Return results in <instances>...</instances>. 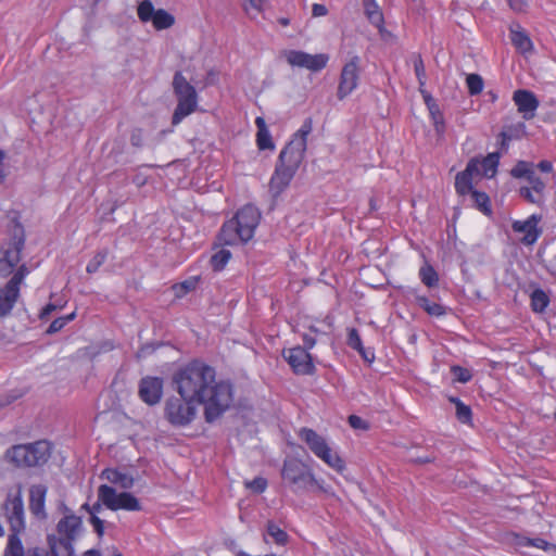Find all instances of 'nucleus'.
<instances>
[{
    "mask_svg": "<svg viewBox=\"0 0 556 556\" xmlns=\"http://www.w3.org/2000/svg\"><path fill=\"white\" fill-rule=\"evenodd\" d=\"M176 391L184 403L176 407V425H188L203 406L204 420L214 424L230 409L235 386L229 379H216V370L203 361L193 359L176 372Z\"/></svg>",
    "mask_w": 556,
    "mask_h": 556,
    "instance_id": "1",
    "label": "nucleus"
},
{
    "mask_svg": "<svg viewBox=\"0 0 556 556\" xmlns=\"http://www.w3.org/2000/svg\"><path fill=\"white\" fill-rule=\"evenodd\" d=\"M3 510L11 530L3 556H47L45 551L38 547L24 549L20 539V533L25 530V510L21 492L8 495Z\"/></svg>",
    "mask_w": 556,
    "mask_h": 556,
    "instance_id": "2",
    "label": "nucleus"
},
{
    "mask_svg": "<svg viewBox=\"0 0 556 556\" xmlns=\"http://www.w3.org/2000/svg\"><path fill=\"white\" fill-rule=\"evenodd\" d=\"M261 220V213L253 204H247L226 220L219 232L218 240L224 245L243 244L250 241Z\"/></svg>",
    "mask_w": 556,
    "mask_h": 556,
    "instance_id": "3",
    "label": "nucleus"
},
{
    "mask_svg": "<svg viewBox=\"0 0 556 556\" xmlns=\"http://www.w3.org/2000/svg\"><path fill=\"white\" fill-rule=\"evenodd\" d=\"M83 520L68 513L56 525V534L48 536L50 553L47 556H76L75 543L83 535Z\"/></svg>",
    "mask_w": 556,
    "mask_h": 556,
    "instance_id": "4",
    "label": "nucleus"
},
{
    "mask_svg": "<svg viewBox=\"0 0 556 556\" xmlns=\"http://www.w3.org/2000/svg\"><path fill=\"white\" fill-rule=\"evenodd\" d=\"M52 446L47 440L33 443L16 444L10 447L7 459L16 467L30 468L45 465L51 456Z\"/></svg>",
    "mask_w": 556,
    "mask_h": 556,
    "instance_id": "5",
    "label": "nucleus"
},
{
    "mask_svg": "<svg viewBox=\"0 0 556 556\" xmlns=\"http://www.w3.org/2000/svg\"><path fill=\"white\" fill-rule=\"evenodd\" d=\"M303 157L291 151V148H283L280 151L269 180V191L274 198L279 197L289 187Z\"/></svg>",
    "mask_w": 556,
    "mask_h": 556,
    "instance_id": "6",
    "label": "nucleus"
},
{
    "mask_svg": "<svg viewBox=\"0 0 556 556\" xmlns=\"http://www.w3.org/2000/svg\"><path fill=\"white\" fill-rule=\"evenodd\" d=\"M299 437L304 441L308 448L329 467L338 472H343L345 469V462L331 451L325 438L318 434L311 428L303 427L299 431Z\"/></svg>",
    "mask_w": 556,
    "mask_h": 556,
    "instance_id": "7",
    "label": "nucleus"
},
{
    "mask_svg": "<svg viewBox=\"0 0 556 556\" xmlns=\"http://www.w3.org/2000/svg\"><path fill=\"white\" fill-rule=\"evenodd\" d=\"M281 477L295 493L305 492L309 486L317 484V480L311 468L298 458L285 459Z\"/></svg>",
    "mask_w": 556,
    "mask_h": 556,
    "instance_id": "8",
    "label": "nucleus"
},
{
    "mask_svg": "<svg viewBox=\"0 0 556 556\" xmlns=\"http://www.w3.org/2000/svg\"><path fill=\"white\" fill-rule=\"evenodd\" d=\"M176 125L198 110V92L186 77L176 71Z\"/></svg>",
    "mask_w": 556,
    "mask_h": 556,
    "instance_id": "9",
    "label": "nucleus"
},
{
    "mask_svg": "<svg viewBox=\"0 0 556 556\" xmlns=\"http://www.w3.org/2000/svg\"><path fill=\"white\" fill-rule=\"evenodd\" d=\"M98 497L111 510L139 511L142 509L139 500L128 492L117 493L114 488L101 484L98 488Z\"/></svg>",
    "mask_w": 556,
    "mask_h": 556,
    "instance_id": "10",
    "label": "nucleus"
},
{
    "mask_svg": "<svg viewBox=\"0 0 556 556\" xmlns=\"http://www.w3.org/2000/svg\"><path fill=\"white\" fill-rule=\"evenodd\" d=\"M24 228L20 223H16L13 226L9 247L3 251V256L0 258V276L7 277L13 273L14 267L20 262V256L24 248Z\"/></svg>",
    "mask_w": 556,
    "mask_h": 556,
    "instance_id": "11",
    "label": "nucleus"
},
{
    "mask_svg": "<svg viewBox=\"0 0 556 556\" xmlns=\"http://www.w3.org/2000/svg\"><path fill=\"white\" fill-rule=\"evenodd\" d=\"M137 14L140 22H151L156 30L167 29L174 25V15L164 9L156 10L150 0L139 2Z\"/></svg>",
    "mask_w": 556,
    "mask_h": 556,
    "instance_id": "12",
    "label": "nucleus"
},
{
    "mask_svg": "<svg viewBox=\"0 0 556 556\" xmlns=\"http://www.w3.org/2000/svg\"><path fill=\"white\" fill-rule=\"evenodd\" d=\"M359 64L361 58L358 55H354L343 65L337 90V97L339 100L345 99L357 88L361 74Z\"/></svg>",
    "mask_w": 556,
    "mask_h": 556,
    "instance_id": "13",
    "label": "nucleus"
},
{
    "mask_svg": "<svg viewBox=\"0 0 556 556\" xmlns=\"http://www.w3.org/2000/svg\"><path fill=\"white\" fill-rule=\"evenodd\" d=\"M283 55L293 67L319 72L327 66L329 55L326 53L309 54L301 50H286Z\"/></svg>",
    "mask_w": 556,
    "mask_h": 556,
    "instance_id": "14",
    "label": "nucleus"
},
{
    "mask_svg": "<svg viewBox=\"0 0 556 556\" xmlns=\"http://www.w3.org/2000/svg\"><path fill=\"white\" fill-rule=\"evenodd\" d=\"M282 357L295 375H313L315 371L312 355L300 345L283 350Z\"/></svg>",
    "mask_w": 556,
    "mask_h": 556,
    "instance_id": "15",
    "label": "nucleus"
},
{
    "mask_svg": "<svg viewBox=\"0 0 556 556\" xmlns=\"http://www.w3.org/2000/svg\"><path fill=\"white\" fill-rule=\"evenodd\" d=\"M139 397L148 405L157 404L163 394V379L147 376L139 382Z\"/></svg>",
    "mask_w": 556,
    "mask_h": 556,
    "instance_id": "16",
    "label": "nucleus"
},
{
    "mask_svg": "<svg viewBox=\"0 0 556 556\" xmlns=\"http://www.w3.org/2000/svg\"><path fill=\"white\" fill-rule=\"evenodd\" d=\"M541 217L538 215H531L526 220H515L511 225V229L515 233L523 235L520 241L526 245L533 244L542 233V230L538 228V224Z\"/></svg>",
    "mask_w": 556,
    "mask_h": 556,
    "instance_id": "17",
    "label": "nucleus"
},
{
    "mask_svg": "<svg viewBox=\"0 0 556 556\" xmlns=\"http://www.w3.org/2000/svg\"><path fill=\"white\" fill-rule=\"evenodd\" d=\"M479 157H472L468 161L466 168L455 176V190L459 195L469 194L475 190L472 186V176L479 174Z\"/></svg>",
    "mask_w": 556,
    "mask_h": 556,
    "instance_id": "18",
    "label": "nucleus"
},
{
    "mask_svg": "<svg viewBox=\"0 0 556 556\" xmlns=\"http://www.w3.org/2000/svg\"><path fill=\"white\" fill-rule=\"evenodd\" d=\"M22 280H9L0 288V318L11 314L20 296V282Z\"/></svg>",
    "mask_w": 556,
    "mask_h": 556,
    "instance_id": "19",
    "label": "nucleus"
},
{
    "mask_svg": "<svg viewBox=\"0 0 556 556\" xmlns=\"http://www.w3.org/2000/svg\"><path fill=\"white\" fill-rule=\"evenodd\" d=\"M513 100L518 108V111L522 113L525 119H530L534 116L535 110L539 108V100L535 94L526 89H518L514 92Z\"/></svg>",
    "mask_w": 556,
    "mask_h": 556,
    "instance_id": "20",
    "label": "nucleus"
},
{
    "mask_svg": "<svg viewBox=\"0 0 556 556\" xmlns=\"http://www.w3.org/2000/svg\"><path fill=\"white\" fill-rule=\"evenodd\" d=\"M313 130V121L311 117L304 119L301 128L294 134L293 139L285 148H291V151L304 156L306 151V138Z\"/></svg>",
    "mask_w": 556,
    "mask_h": 556,
    "instance_id": "21",
    "label": "nucleus"
},
{
    "mask_svg": "<svg viewBox=\"0 0 556 556\" xmlns=\"http://www.w3.org/2000/svg\"><path fill=\"white\" fill-rule=\"evenodd\" d=\"M48 488L45 484H33L29 489V508L35 516L45 515Z\"/></svg>",
    "mask_w": 556,
    "mask_h": 556,
    "instance_id": "22",
    "label": "nucleus"
},
{
    "mask_svg": "<svg viewBox=\"0 0 556 556\" xmlns=\"http://www.w3.org/2000/svg\"><path fill=\"white\" fill-rule=\"evenodd\" d=\"M101 479L108 480L110 483L118 485L122 489L128 490L134 486L135 479L127 472L116 468H106L101 472Z\"/></svg>",
    "mask_w": 556,
    "mask_h": 556,
    "instance_id": "23",
    "label": "nucleus"
},
{
    "mask_svg": "<svg viewBox=\"0 0 556 556\" xmlns=\"http://www.w3.org/2000/svg\"><path fill=\"white\" fill-rule=\"evenodd\" d=\"M531 292L530 296V306L534 313H543L547 308L551 300L547 292L543 289L535 287L534 285L530 286Z\"/></svg>",
    "mask_w": 556,
    "mask_h": 556,
    "instance_id": "24",
    "label": "nucleus"
},
{
    "mask_svg": "<svg viewBox=\"0 0 556 556\" xmlns=\"http://www.w3.org/2000/svg\"><path fill=\"white\" fill-rule=\"evenodd\" d=\"M255 125L257 128L256 132V143L260 150H274L275 144L273 142L270 132L267 128L266 122L263 117L255 118Z\"/></svg>",
    "mask_w": 556,
    "mask_h": 556,
    "instance_id": "25",
    "label": "nucleus"
},
{
    "mask_svg": "<svg viewBox=\"0 0 556 556\" xmlns=\"http://www.w3.org/2000/svg\"><path fill=\"white\" fill-rule=\"evenodd\" d=\"M510 40L517 50L527 53L533 50V43L528 34L518 26V29L510 28Z\"/></svg>",
    "mask_w": 556,
    "mask_h": 556,
    "instance_id": "26",
    "label": "nucleus"
},
{
    "mask_svg": "<svg viewBox=\"0 0 556 556\" xmlns=\"http://www.w3.org/2000/svg\"><path fill=\"white\" fill-rule=\"evenodd\" d=\"M501 160V152H492L489 153L486 156L482 157V160L479 159V166L482 167V174L488 177L492 178L497 173V167Z\"/></svg>",
    "mask_w": 556,
    "mask_h": 556,
    "instance_id": "27",
    "label": "nucleus"
},
{
    "mask_svg": "<svg viewBox=\"0 0 556 556\" xmlns=\"http://www.w3.org/2000/svg\"><path fill=\"white\" fill-rule=\"evenodd\" d=\"M469 194L471 195L473 206L476 208H478L486 216H490L492 214L491 200L485 192L475 189Z\"/></svg>",
    "mask_w": 556,
    "mask_h": 556,
    "instance_id": "28",
    "label": "nucleus"
},
{
    "mask_svg": "<svg viewBox=\"0 0 556 556\" xmlns=\"http://www.w3.org/2000/svg\"><path fill=\"white\" fill-rule=\"evenodd\" d=\"M417 304L429 315L440 317L445 315V307L441 304L430 302L425 295H416Z\"/></svg>",
    "mask_w": 556,
    "mask_h": 556,
    "instance_id": "29",
    "label": "nucleus"
},
{
    "mask_svg": "<svg viewBox=\"0 0 556 556\" xmlns=\"http://www.w3.org/2000/svg\"><path fill=\"white\" fill-rule=\"evenodd\" d=\"M266 533L277 545L285 546L289 541L288 533L278 527L273 520L267 521Z\"/></svg>",
    "mask_w": 556,
    "mask_h": 556,
    "instance_id": "30",
    "label": "nucleus"
},
{
    "mask_svg": "<svg viewBox=\"0 0 556 556\" xmlns=\"http://www.w3.org/2000/svg\"><path fill=\"white\" fill-rule=\"evenodd\" d=\"M412 61L414 65V72L418 80L419 87H425L427 81L426 67L420 53H413Z\"/></svg>",
    "mask_w": 556,
    "mask_h": 556,
    "instance_id": "31",
    "label": "nucleus"
},
{
    "mask_svg": "<svg viewBox=\"0 0 556 556\" xmlns=\"http://www.w3.org/2000/svg\"><path fill=\"white\" fill-rule=\"evenodd\" d=\"M364 8V14L367 17L368 22L371 25L375 24H383L384 23V16L379 8V5L376 3L365 4Z\"/></svg>",
    "mask_w": 556,
    "mask_h": 556,
    "instance_id": "32",
    "label": "nucleus"
},
{
    "mask_svg": "<svg viewBox=\"0 0 556 556\" xmlns=\"http://www.w3.org/2000/svg\"><path fill=\"white\" fill-rule=\"evenodd\" d=\"M534 173L533 164L527 161H518L511 168L510 175L514 178H526L528 179Z\"/></svg>",
    "mask_w": 556,
    "mask_h": 556,
    "instance_id": "33",
    "label": "nucleus"
},
{
    "mask_svg": "<svg viewBox=\"0 0 556 556\" xmlns=\"http://www.w3.org/2000/svg\"><path fill=\"white\" fill-rule=\"evenodd\" d=\"M231 257L229 250L222 249L211 256L210 263L214 271L224 269L225 265Z\"/></svg>",
    "mask_w": 556,
    "mask_h": 556,
    "instance_id": "34",
    "label": "nucleus"
},
{
    "mask_svg": "<svg viewBox=\"0 0 556 556\" xmlns=\"http://www.w3.org/2000/svg\"><path fill=\"white\" fill-rule=\"evenodd\" d=\"M466 84L470 96H477L483 90V79L479 74H469L466 77Z\"/></svg>",
    "mask_w": 556,
    "mask_h": 556,
    "instance_id": "35",
    "label": "nucleus"
},
{
    "mask_svg": "<svg viewBox=\"0 0 556 556\" xmlns=\"http://www.w3.org/2000/svg\"><path fill=\"white\" fill-rule=\"evenodd\" d=\"M75 317L76 313L72 312L71 314L55 318L48 327L46 333L53 334L61 331L70 321L74 320Z\"/></svg>",
    "mask_w": 556,
    "mask_h": 556,
    "instance_id": "36",
    "label": "nucleus"
},
{
    "mask_svg": "<svg viewBox=\"0 0 556 556\" xmlns=\"http://www.w3.org/2000/svg\"><path fill=\"white\" fill-rule=\"evenodd\" d=\"M455 415H456L457 420L464 425H470L472 422L471 408L469 405L465 404L464 402L462 404H457Z\"/></svg>",
    "mask_w": 556,
    "mask_h": 556,
    "instance_id": "37",
    "label": "nucleus"
},
{
    "mask_svg": "<svg viewBox=\"0 0 556 556\" xmlns=\"http://www.w3.org/2000/svg\"><path fill=\"white\" fill-rule=\"evenodd\" d=\"M108 256L106 250L99 251L87 264L86 270L88 274H94L99 267L104 263Z\"/></svg>",
    "mask_w": 556,
    "mask_h": 556,
    "instance_id": "38",
    "label": "nucleus"
},
{
    "mask_svg": "<svg viewBox=\"0 0 556 556\" xmlns=\"http://www.w3.org/2000/svg\"><path fill=\"white\" fill-rule=\"evenodd\" d=\"M451 372L454 376V380L460 383H467L471 380L472 375L469 369L464 368L459 365H454L451 367Z\"/></svg>",
    "mask_w": 556,
    "mask_h": 556,
    "instance_id": "39",
    "label": "nucleus"
},
{
    "mask_svg": "<svg viewBox=\"0 0 556 556\" xmlns=\"http://www.w3.org/2000/svg\"><path fill=\"white\" fill-rule=\"evenodd\" d=\"M519 194L521 198H523L527 202L532 204H541L543 203L544 195H541L536 192H534L529 187H521L519 189Z\"/></svg>",
    "mask_w": 556,
    "mask_h": 556,
    "instance_id": "40",
    "label": "nucleus"
},
{
    "mask_svg": "<svg viewBox=\"0 0 556 556\" xmlns=\"http://www.w3.org/2000/svg\"><path fill=\"white\" fill-rule=\"evenodd\" d=\"M245 486L254 493L261 494L267 488V480L263 477H255L253 480L245 482Z\"/></svg>",
    "mask_w": 556,
    "mask_h": 556,
    "instance_id": "41",
    "label": "nucleus"
},
{
    "mask_svg": "<svg viewBox=\"0 0 556 556\" xmlns=\"http://www.w3.org/2000/svg\"><path fill=\"white\" fill-rule=\"evenodd\" d=\"M346 343L351 349H353L355 351L362 350L363 342H362V339H361V336H359L357 329H355V328L349 329Z\"/></svg>",
    "mask_w": 556,
    "mask_h": 556,
    "instance_id": "42",
    "label": "nucleus"
},
{
    "mask_svg": "<svg viewBox=\"0 0 556 556\" xmlns=\"http://www.w3.org/2000/svg\"><path fill=\"white\" fill-rule=\"evenodd\" d=\"M430 118L437 135L442 136L445 131V121L443 112L440 111L438 113H433L432 115H430Z\"/></svg>",
    "mask_w": 556,
    "mask_h": 556,
    "instance_id": "43",
    "label": "nucleus"
},
{
    "mask_svg": "<svg viewBox=\"0 0 556 556\" xmlns=\"http://www.w3.org/2000/svg\"><path fill=\"white\" fill-rule=\"evenodd\" d=\"M526 544L529 546H533L545 552L556 551V545L548 543L544 539L535 538V539H527Z\"/></svg>",
    "mask_w": 556,
    "mask_h": 556,
    "instance_id": "44",
    "label": "nucleus"
},
{
    "mask_svg": "<svg viewBox=\"0 0 556 556\" xmlns=\"http://www.w3.org/2000/svg\"><path fill=\"white\" fill-rule=\"evenodd\" d=\"M199 280H182L176 283V298L187 294L189 291L194 290Z\"/></svg>",
    "mask_w": 556,
    "mask_h": 556,
    "instance_id": "45",
    "label": "nucleus"
},
{
    "mask_svg": "<svg viewBox=\"0 0 556 556\" xmlns=\"http://www.w3.org/2000/svg\"><path fill=\"white\" fill-rule=\"evenodd\" d=\"M374 26L378 29L379 36L382 41H384L387 43H395L396 36L392 31L388 30L384 27V23L383 24H375Z\"/></svg>",
    "mask_w": 556,
    "mask_h": 556,
    "instance_id": "46",
    "label": "nucleus"
},
{
    "mask_svg": "<svg viewBox=\"0 0 556 556\" xmlns=\"http://www.w3.org/2000/svg\"><path fill=\"white\" fill-rule=\"evenodd\" d=\"M527 180L531 185V187H529L530 189L543 195L545 184L539 176L535 175V172Z\"/></svg>",
    "mask_w": 556,
    "mask_h": 556,
    "instance_id": "47",
    "label": "nucleus"
},
{
    "mask_svg": "<svg viewBox=\"0 0 556 556\" xmlns=\"http://www.w3.org/2000/svg\"><path fill=\"white\" fill-rule=\"evenodd\" d=\"M348 421L353 429L367 430L369 428L368 422L357 415H350Z\"/></svg>",
    "mask_w": 556,
    "mask_h": 556,
    "instance_id": "48",
    "label": "nucleus"
},
{
    "mask_svg": "<svg viewBox=\"0 0 556 556\" xmlns=\"http://www.w3.org/2000/svg\"><path fill=\"white\" fill-rule=\"evenodd\" d=\"M156 350V345L153 343H148L142 345L139 351L136 353V357L138 359H142L148 357L150 354H152Z\"/></svg>",
    "mask_w": 556,
    "mask_h": 556,
    "instance_id": "49",
    "label": "nucleus"
},
{
    "mask_svg": "<svg viewBox=\"0 0 556 556\" xmlns=\"http://www.w3.org/2000/svg\"><path fill=\"white\" fill-rule=\"evenodd\" d=\"M509 8L515 12H525L528 8L527 0H507Z\"/></svg>",
    "mask_w": 556,
    "mask_h": 556,
    "instance_id": "50",
    "label": "nucleus"
},
{
    "mask_svg": "<svg viewBox=\"0 0 556 556\" xmlns=\"http://www.w3.org/2000/svg\"><path fill=\"white\" fill-rule=\"evenodd\" d=\"M55 311H58V309H56V306L54 305V303L49 302L48 304H46V305L41 308V311H40V313H39V318H40L41 320H45V319H47V318H48V317H49L53 312H55Z\"/></svg>",
    "mask_w": 556,
    "mask_h": 556,
    "instance_id": "51",
    "label": "nucleus"
},
{
    "mask_svg": "<svg viewBox=\"0 0 556 556\" xmlns=\"http://www.w3.org/2000/svg\"><path fill=\"white\" fill-rule=\"evenodd\" d=\"M90 523L92 525L94 531L99 534V535H102L103 532H104V526H103V520H101L98 516H91L90 519H89Z\"/></svg>",
    "mask_w": 556,
    "mask_h": 556,
    "instance_id": "52",
    "label": "nucleus"
},
{
    "mask_svg": "<svg viewBox=\"0 0 556 556\" xmlns=\"http://www.w3.org/2000/svg\"><path fill=\"white\" fill-rule=\"evenodd\" d=\"M102 505H103V503L98 500V502H96L91 506L87 503L84 504L81 506V508L86 509L90 514V517H91V516H97V514L100 513Z\"/></svg>",
    "mask_w": 556,
    "mask_h": 556,
    "instance_id": "53",
    "label": "nucleus"
},
{
    "mask_svg": "<svg viewBox=\"0 0 556 556\" xmlns=\"http://www.w3.org/2000/svg\"><path fill=\"white\" fill-rule=\"evenodd\" d=\"M328 13V10L325 4L314 3L312 8L313 16L319 17L325 16Z\"/></svg>",
    "mask_w": 556,
    "mask_h": 556,
    "instance_id": "54",
    "label": "nucleus"
},
{
    "mask_svg": "<svg viewBox=\"0 0 556 556\" xmlns=\"http://www.w3.org/2000/svg\"><path fill=\"white\" fill-rule=\"evenodd\" d=\"M302 340H303V343H304V345L302 348L306 349L307 352H308V350L313 349V346L316 343V339L312 334H309V333H304L302 336Z\"/></svg>",
    "mask_w": 556,
    "mask_h": 556,
    "instance_id": "55",
    "label": "nucleus"
},
{
    "mask_svg": "<svg viewBox=\"0 0 556 556\" xmlns=\"http://www.w3.org/2000/svg\"><path fill=\"white\" fill-rule=\"evenodd\" d=\"M500 137H501L500 149L502 151L506 152L508 150V146H509V141L511 140V136H509L506 131H502L500 134Z\"/></svg>",
    "mask_w": 556,
    "mask_h": 556,
    "instance_id": "56",
    "label": "nucleus"
},
{
    "mask_svg": "<svg viewBox=\"0 0 556 556\" xmlns=\"http://www.w3.org/2000/svg\"><path fill=\"white\" fill-rule=\"evenodd\" d=\"M420 278H438L437 273L431 266L421 267L419 270Z\"/></svg>",
    "mask_w": 556,
    "mask_h": 556,
    "instance_id": "57",
    "label": "nucleus"
},
{
    "mask_svg": "<svg viewBox=\"0 0 556 556\" xmlns=\"http://www.w3.org/2000/svg\"><path fill=\"white\" fill-rule=\"evenodd\" d=\"M418 91L420 92L426 106L437 102L434 98L431 96V93L426 90L425 87H418Z\"/></svg>",
    "mask_w": 556,
    "mask_h": 556,
    "instance_id": "58",
    "label": "nucleus"
},
{
    "mask_svg": "<svg viewBox=\"0 0 556 556\" xmlns=\"http://www.w3.org/2000/svg\"><path fill=\"white\" fill-rule=\"evenodd\" d=\"M361 356L363 357L364 361L368 362V363H372L374 359H375V354L371 350H367L364 348V345L362 346V350H356Z\"/></svg>",
    "mask_w": 556,
    "mask_h": 556,
    "instance_id": "59",
    "label": "nucleus"
},
{
    "mask_svg": "<svg viewBox=\"0 0 556 556\" xmlns=\"http://www.w3.org/2000/svg\"><path fill=\"white\" fill-rule=\"evenodd\" d=\"M165 415L167 420L174 425V405L172 404L170 400H168L166 403Z\"/></svg>",
    "mask_w": 556,
    "mask_h": 556,
    "instance_id": "60",
    "label": "nucleus"
},
{
    "mask_svg": "<svg viewBox=\"0 0 556 556\" xmlns=\"http://www.w3.org/2000/svg\"><path fill=\"white\" fill-rule=\"evenodd\" d=\"M536 167L543 172V173H549L552 172L553 169V164L552 162L547 161V160H543L541 162H539V164L536 165Z\"/></svg>",
    "mask_w": 556,
    "mask_h": 556,
    "instance_id": "61",
    "label": "nucleus"
},
{
    "mask_svg": "<svg viewBox=\"0 0 556 556\" xmlns=\"http://www.w3.org/2000/svg\"><path fill=\"white\" fill-rule=\"evenodd\" d=\"M29 273L30 271L28 270L26 265L23 264L17 268L12 278H25L27 275H29Z\"/></svg>",
    "mask_w": 556,
    "mask_h": 556,
    "instance_id": "62",
    "label": "nucleus"
},
{
    "mask_svg": "<svg viewBox=\"0 0 556 556\" xmlns=\"http://www.w3.org/2000/svg\"><path fill=\"white\" fill-rule=\"evenodd\" d=\"M130 141H131L132 146L140 147L141 146V131L135 130L131 134Z\"/></svg>",
    "mask_w": 556,
    "mask_h": 556,
    "instance_id": "63",
    "label": "nucleus"
},
{
    "mask_svg": "<svg viewBox=\"0 0 556 556\" xmlns=\"http://www.w3.org/2000/svg\"><path fill=\"white\" fill-rule=\"evenodd\" d=\"M251 8L261 12L266 0H248Z\"/></svg>",
    "mask_w": 556,
    "mask_h": 556,
    "instance_id": "64",
    "label": "nucleus"
}]
</instances>
